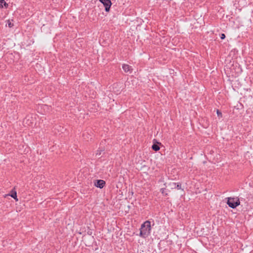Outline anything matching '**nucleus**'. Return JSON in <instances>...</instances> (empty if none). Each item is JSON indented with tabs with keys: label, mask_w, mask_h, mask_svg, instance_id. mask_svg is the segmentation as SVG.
I'll return each mask as SVG.
<instances>
[{
	"label": "nucleus",
	"mask_w": 253,
	"mask_h": 253,
	"mask_svg": "<svg viewBox=\"0 0 253 253\" xmlns=\"http://www.w3.org/2000/svg\"><path fill=\"white\" fill-rule=\"evenodd\" d=\"M226 204L232 209H235L240 205L239 199L238 197H227Z\"/></svg>",
	"instance_id": "2"
},
{
	"label": "nucleus",
	"mask_w": 253,
	"mask_h": 253,
	"mask_svg": "<svg viewBox=\"0 0 253 253\" xmlns=\"http://www.w3.org/2000/svg\"><path fill=\"white\" fill-rule=\"evenodd\" d=\"M216 114H217V116L219 118H222V113L218 109L216 110Z\"/></svg>",
	"instance_id": "11"
},
{
	"label": "nucleus",
	"mask_w": 253,
	"mask_h": 253,
	"mask_svg": "<svg viewBox=\"0 0 253 253\" xmlns=\"http://www.w3.org/2000/svg\"><path fill=\"white\" fill-rule=\"evenodd\" d=\"M87 233L88 235H91L92 234V230L89 229L87 231Z\"/></svg>",
	"instance_id": "15"
},
{
	"label": "nucleus",
	"mask_w": 253,
	"mask_h": 253,
	"mask_svg": "<svg viewBox=\"0 0 253 253\" xmlns=\"http://www.w3.org/2000/svg\"><path fill=\"white\" fill-rule=\"evenodd\" d=\"M172 185H174V188H176L177 189H181V184L180 182L178 183H172Z\"/></svg>",
	"instance_id": "9"
},
{
	"label": "nucleus",
	"mask_w": 253,
	"mask_h": 253,
	"mask_svg": "<svg viewBox=\"0 0 253 253\" xmlns=\"http://www.w3.org/2000/svg\"><path fill=\"white\" fill-rule=\"evenodd\" d=\"M220 39L221 40H224V39H225L226 36H225V35L224 34L222 33L221 34H220Z\"/></svg>",
	"instance_id": "14"
},
{
	"label": "nucleus",
	"mask_w": 253,
	"mask_h": 253,
	"mask_svg": "<svg viewBox=\"0 0 253 253\" xmlns=\"http://www.w3.org/2000/svg\"><path fill=\"white\" fill-rule=\"evenodd\" d=\"M105 8V11L106 12H109L112 3L111 0H99Z\"/></svg>",
	"instance_id": "3"
},
{
	"label": "nucleus",
	"mask_w": 253,
	"mask_h": 253,
	"mask_svg": "<svg viewBox=\"0 0 253 253\" xmlns=\"http://www.w3.org/2000/svg\"><path fill=\"white\" fill-rule=\"evenodd\" d=\"M8 7V4L4 0H0V8H4L7 9Z\"/></svg>",
	"instance_id": "8"
},
{
	"label": "nucleus",
	"mask_w": 253,
	"mask_h": 253,
	"mask_svg": "<svg viewBox=\"0 0 253 253\" xmlns=\"http://www.w3.org/2000/svg\"><path fill=\"white\" fill-rule=\"evenodd\" d=\"M160 145H161V143L158 142L155 139H154L153 140V144L152 146V149L155 152H157L160 149Z\"/></svg>",
	"instance_id": "5"
},
{
	"label": "nucleus",
	"mask_w": 253,
	"mask_h": 253,
	"mask_svg": "<svg viewBox=\"0 0 253 253\" xmlns=\"http://www.w3.org/2000/svg\"><path fill=\"white\" fill-rule=\"evenodd\" d=\"M13 198L16 201H18V199L17 196V192L15 190V188L11 190L10 194L8 195Z\"/></svg>",
	"instance_id": "7"
},
{
	"label": "nucleus",
	"mask_w": 253,
	"mask_h": 253,
	"mask_svg": "<svg viewBox=\"0 0 253 253\" xmlns=\"http://www.w3.org/2000/svg\"><path fill=\"white\" fill-rule=\"evenodd\" d=\"M166 189V188H163L160 189V191L162 193V194L164 196H167L168 193L165 192Z\"/></svg>",
	"instance_id": "10"
},
{
	"label": "nucleus",
	"mask_w": 253,
	"mask_h": 253,
	"mask_svg": "<svg viewBox=\"0 0 253 253\" xmlns=\"http://www.w3.org/2000/svg\"><path fill=\"white\" fill-rule=\"evenodd\" d=\"M106 184V182L102 179L95 180L94 181V185L95 187L100 189L103 188Z\"/></svg>",
	"instance_id": "4"
},
{
	"label": "nucleus",
	"mask_w": 253,
	"mask_h": 253,
	"mask_svg": "<svg viewBox=\"0 0 253 253\" xmlns=\"http://www.w3.org/2000/svg\"><path fill=\"white\" fill-rule=\"evenodd\" d=\"M122 68L126 73L129 72V73H131L133 70L132 68L130 66L126 64H123Z\"/></svg>",
	"instance_id": "6"
},
{
	"label": "nucleus",
	"mask_w": 253,
	"mask_h": 253,
	"mask_svg": "<svg viewBox=\"0 0 253 253\" xmlns=\"http://www.w3.org/2000/svg\"><path fill=\"white\" fill-rule=\"evenodd\" d=\"M7 24L8 25V26L9 28H12V27L14 26L13 24V23H12L10 22V21L9 20H8L7 21V24H6V25H7Z\"/></svg>",
	"instance_id": "12"
},
{
	"label": "nucleus",
	"mask_w": 253,
	"mask_h": 253,
	"mask_svg": "<svg viewBox=\"0 0 253 253\" xmlns=\"http://www.w3.org/2000/svg\"><path fill=\"white\" fill-rule=\"evenodd\" d=\"M104 150H97L96 155H100L101 152L103 151Z\"/></svg>",
	"instance_id": "13"
},
{
	"label": "nucleus",
	"mask_w": 253,
	"mask_h": 253,
	"mask_svg": "<svg viewBox=\"0 0 253 253\" xmlns=\"http://www.w3.org/2000/svg\"><path fill=\"white\" fill-rule=\"evenodd\" d=\"M151 222L149 220H146L141 225L139 236L142 238H145L151 234Z\"/></svg>",
	"instance_id": "1"
}]
</instances>
